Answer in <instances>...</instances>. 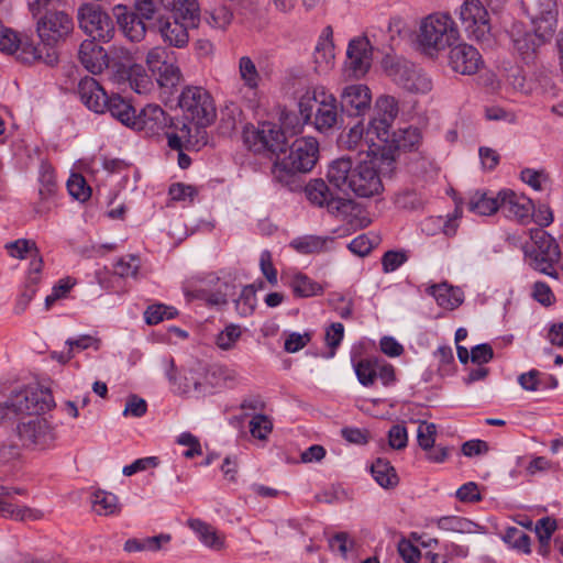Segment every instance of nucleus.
Returning a JSON list of instances; mask_svg holds the SVG:
<instances>
[{
  "label": "nucleus",
  "mask_w": 563,
  "mask_h": 563,
  "mask_svg": "<svg viewBox=\"0 0 563 563\" xmlns=\"http://www.w3.org/2000/svg\"><path fill=\"white\" fill-rule=\"evenodd\" d=\"M189 527L199 536L200 541L208 548L221 550L224 539L218 534L216 529L199 519L188 521Z\"/></svg>",
  "instance_id": "4c0bfd02"
},
{
  "label": "nucleus",
  "mask_w": 563,
  "mask_h": 563,
  "mask_svg": "<svg viewBox=\"0 0 563 563\" xmlns=\"http://www.w3.org/2000/svg\"><path fill=\"white\" fill-rule=\"evenodd\" d=\"M59 2L60 0H26L27 9L35 20L56 11V5Z\"/></svg>",
  "instance_id": "e2e57ef3"
},
{
  "label": "nucleus",
  "mask_w": 563,
  "mask_h": 563,
  "mask_svg": "<svg viewBox=\"0 0 563 563\" xmlns=\"http://www.w3.org/2000/svg\"><path fill=\"white\" fill-rule=\"evenodd\" d=\"M178 104L186 118L196 123L197 134L201 133V128L211 124L216 118L212 97L201 87H186L179 96Z\"/></svg>",
  "instance_id": "6e6552de"
},
{
  "label": "nucleus",
  "mask_w": 563,
  "mask_h": 563,
  "mask_svg": "<svg viewBox=\"0 0 563 563\" xmlns=\"http://www.w3.org/2000/svg\"><path fill=\"white\" fill-rule=\"evenodd\" d=\"M241 335L242 331L240 325L229 324L217 335L216 344L223 351L231 350L235 346Z\"/></svg>",
  "instance_id": "603ef678"
},
{
  "label": "nucleus",
  "mask_w": 563,
  "mask_h": 563,
  "mask_svg": "<svg viewBox=\"0 0 563 563\" xmlns=\"http://www.w3.org/2000/svg\"><path fill=\"white\" fill-rule=\"evenodd\" d=\"M114 13L120 29L130 41L140 42L144 38L147 25L142 18H139L137 14L135 15L123 5H117Z\"/></svg>",
  "instance_id": "a878e982"
},
{
  "label": "nucleus",
  "mask_w": 563,
  "mask_h": 563,
  "mask_svg": "<svg viewBox=\"0 0 563 563\" xmlns=\"http://www.w3.org/2000/svg\"><path fill=\"white\" fill-rule=\"evenodd\" d=\"M272 430L273 423L265 415H255L250 421V432L256 439L265 440Z\"/></svg>",
  "instance_id": "4d7b16f0"
},
{
  "label": "nucleus",
  "mask_w": 563,
  "mask_h": 563,
  "mask_svg": "<svg viewBox=\"0 0 563 563\" xmlns=\"http://www.w3.org/2000/svg\"><path fill=\"white\" fill-rule=\"evenodd\" d=\"M168 130L165 132L167 144L172 150L180 151L184 147L195 146L198 140L194 141L191 125L178 120L176 123L169 118Z\"/></svg>",
  "instance_id": "c85d7f7f"
},
{
  "label": "nucleus",
  "mask_w": 563,
  "mask_h": 563,
  "mask_svg": "<svg viewBox=\"0 0 563 563\" xmlns=\"http://www.w3.org/2000/svg\"><path fill=\"white\" fill-rule=\"evenodd\" d=\"M177 443L180 445L188 446V450L184 452V456L186 459H192L195 456L202 454L201 445L198 438L190 432H183L178 437Z\"/></svg>",
  "instance_id": "69168bd1"
},
{
  "label": "nucleus",
  "mask_w": 563,
  "mask_h": 563,
  "mask_svg": "<svg viewBox=\"0 0 563 563\" xmlns=\"http://www.w3.org/2000/svg\"><path fill=\"white\" fill-rule=\"evenodd\" d=\"M16 431L22 444L31 449H47L56 439L54 428L46 419L40 417L21 421Z\"/></svg>",
  "instance_id": "f8f14e48"
},
{
  "label": "nucleus",
  "mask_w": 563,
  "mask_h": 563,
  "mask_svg": "<svg viewBox=\"0 0 563 563\" xmlns=\"http://www.w3.org/2000/svg\"><path fill=\"white\" fill-rule=\"evenodd\" d=\"M93 511L99 516H110L120 511L118 497L106 490H96L91 496Z\"/></svg>",
  "instance_id": "ea45409f"
},
{
  "label": "nucleus",
  "mask_w": 563,
  "mask_h": 563,
  "mask_svg": "<svg viewBox=\"0 0 563 563\" xmlns=\"http://www.w3.org/2000/svg\"><path fill=\"white\" fill-rule=\"evenodd\" d=\"M12 493L22 494V489H12L0 486V517L15 520H37L42 517V512L29 507H19L9 501Z\"/></svg>",
  "instance_id": "393cba45"
},
{
  "label": "nucleus",
  "mask_w": 563,
  "mask_h": 563,
  "mask_svg": "<svg viewBox=\"0 0 563 563\" xmlns=\"http://www.w3.org/2000/svg\"><path fill=\"white\" fill-rule=\"evenodd\" d=\"M245 142L254 153L272 154L277 157L273 165V175L278 180L284 176L310 172L319 157V143L312 136L296 139L286 153L287 137L285 131L276 123L262 122L258 128L245 136Z\"/></svg>",
  "instance_id": "f257e3e1"
},
{
  "label": "nucleus",
  "mask_w": 563,
  "mask_h": 563,
  "mask_svg": "<svg viewBox=\"0 0 563 563\" xmlns=\"http://www.w3.org/2000/svg\"><path fill=\"white\" fill-rule=\"evenodd\" d=\"M427 292L435 299L438 306L446 310L456 309L464 300L463 291L446 283L431 285Z\"/></svg>",
  "instance_id": "bb28decb"
},
{
  "label": "nucleus",
  "mask_w": 563,
  "mask_h": 563,
  "mask_svg": "<svg viewBox=\"0 0 563 563\" xmlns=\"http://www.w3.org/2000/svg\"><path fill=\"white\" fill-rule=\"evenodd\" d=\"M503 540L515 550L521 551L525 554L531 553L530 537L516 527L507 528L503 536Z\"/></svg>",
  "instance_id": "49530a36"
},
{
  "label": "nucleus",
  "mask_w": 563,
  "mask_h": 563,
  "mask_svg": "<svg viewBox=\"0 0 563 563\" xmlns=\"http://www.w3.org/2000/svg\"><path fill=\"white\" fill-rule=\"evenodd\" d=\"M106 102V111L121 123L128 126L132 125L133 120H135L136 111L128 100L119 95H112L108 96Z\"/></svg>",
  "instance_id": "473e14b6"
},
{
  "label": "nucleus",
  "mask_w": 563,
  "mask_h": 563,
  "mask_svg": "<svg viewBox=\"0 0 563 563\" xmlns=\"http://www.w3.org/2000/svg\"><path fill=\"white\" fill-rule=\"evenodd\" d=\"M437 428L434 423L422 421L417 430V439L421 449L430 450L435 441Z\"/></svg>",
  "instance_id": "bf43d9fd"
},
{
  "label": "nucleus",
  "mask_w": 563,
  "mask_h": 563,
  "mask_svg": "<svg viewBox=\"0 0 563 563\" xmlns=\"http://www.w3.org/2000/svg\"><path fill=\"white\" fill-rule=\"evenodd\" d=\"M55 406L48 388L37 384L14 390L8 400L0 404V420L11 419L16 415H41Z\"/></svg>",
  "instance_id": "20e7f679"
},
{
  "label": "nucleus",
  "mask_w": 563,
  "mask_h": 563,
  "mask_svg": "<svg viewBox=\"0 0 563 563\" xmlns=\"http://www.w3.org/2000/svg\"><path fill=\"white\" fill-rule=\"evenodd\" d=\"M126 76L131 89L136 93L146 95L152 90L153 82L141 65L129 67Z\"/></svg>",
  "instance_id": "37998d69"
},
{
  "label": "nucleus",
  "mask_w": 563,
  "mask_h": 563,
  "mask_svg": "<svg viewBox=\"0 0 563 563\" xmlns=\"http://www.w3.org/2000/svg\"><path fill=\"white\" fill-rule=\"evenodd\" d=\"M172 540V536L168 533H161L154 537H146L143 539H128L123 545V549L128 553L151 551L156 552L163 549Z\"/></svg>",
  "instance_id": "2f4dec72"
},
{
  "label": "nucleus",
  "mask_w": 563,
  "mask_h": 563,
  "mask_svg": "<svg viewBox=\"0 0 563 563\" xmlns=\"http://www.w3.org/2000/svg\"><path fill=\"white\" fill-rule=\"evenodd\" d=\"M208 384H210L214 393L222 388H232L238 383V374L234 369L222 365H212L207 368Z\"/></svg>",
  "instance_id": "f704fd0d"
},
{
  "label": "nucleus",
  "mask_w": 563,
  "mask_h": 563,
  "mask_svg": "<svg viewBox=\"0 0 563 563\" xmlns=\"http://www.w3.org/2000/svg\"><path fill=\"white\" fill-rule=\"evenodd\" d=\"M257 305L256 289L254 285L245 286L235 300V309L242 317L251 316Z\"/></svg>",
  "instance_id": "09e8293b"
},
{
  "label": "nucleus",
  "mask_w": 563,
  "mask_h": 563,
  "mask_svg": "<svg viewBox=\"0 0 563 563\" xmlns=\"http://www.w3.org/2000/svg\"><path fill=\"white\" fill-rule=\"evenodd\" d=\"M449 64L462 75H473L484 65L482 55L472 45L459 44L450 49Z\"/></svg>",
  "instance_id": "6ab92c4d"
},
{
  "label": "nucleus",
  "mask_w": 563,
  "mask_h": 563,
  "mask_svg": "<svg viewBox=\"0 0 563 563\" xmlns=\"http://www.w3.org/2000/svg\"><path fill=\"white\" fill-rule=\"evenodd\" d=\"M393 122L394 121H391L387 118L375 114V117L368 123L366 134L367 135L373 134L379 141L387 144L393 134V131H390Z\"/></svg>",
  "instance_id": "8fccbe9b"
},
{
  "label": "nucleus",
  "mask_w": 563,
  "mask_h": 563,
  "mask_svg": "<svg viewBox=\"0 0 563 563\" xmlns=\"http://www.w3.org/2000/svg\"><path fill=\"white\" fill-rule=\"evenodd\" d=\"M420 132L417 128H405L393 131L387 145L397 151H412L420 143Z\"/></svg>",
  "instance_id": "72a5a7b5"
},
{
  "label": "nucleus",
  "mask_w": 563,
  "mask_h": 563,
  "mask_svg": "<svg viewBox=\"0 0 563 563\" xmlns=\"http://www.w3.org/2000/svg\"><path fill=\"white\" fill-rule=\"evenodd\" d=\"M341 111L351 117L365 114L371 108L372 93L367 86L362 84L349 85L340 95Z\"/></svg>",
  "instance_id": "f3484780"
},
{
  "label": "nucleus",
  "mask_w": 563,
  "mask_h": 563,
  "mask_svg": "<svg viewBox=\"0 0 563 563\" xmlns=\"http://www.w3.org/2000/svg\"><path fill=\"white\" fill-rule=\"evenodd\" d=\"M67 189L70 196L79 201H86L91 195V189L80 174H71L67 181Z\"/></svg>",
  "instance_id": "864d4df0"
},
{
  "label": "nucleus",
  "mask_w": 563,
  "mask_h": 563,
  "mask_svg": "<svg viewBox=\"0 0 563 563\" xmlns=\"http://www.w3.org/2000/svg\"><path fill=\"white\" fill-rule=\"evenodd\" d=\"M460 20L468 37L482 41L489 34L488 12L479 0H465L461 5Z\"/></svg>",
  "instance_id": "ddd939ff"
},
{
  "label": "nucleus",
  "mask_w": 563,
  "mask_h": 563,
  "mask_svg": "<svg viewBox=\"0 0 563 563\" xmlns=\"http://www.w3.org/2000/svg\"><path fill=\"white\" fill-rule=\"evenodd\" d=\"M161 366L164 369L167 379L174 386L175 393L197 397V391L203 390L200 384V369H189L181 376L180 380L177 382L175 362L172 356L162 357Z\"/></svg>",
  "instance_id": "2eb2a0df"
},
{
  "label": "nucleus",
  "mask_w": 563,
  "mask_h": 563,
  "mask_svg": "<svg viewBox=\"0 0 563 563\" xmlns=\"http://www.w3.org/2000/svg\"><path fill=\"white\" fill-rule=\"evenodd\" d=\"M407 429L402 424H394L388 431V443L395 450H402L407 446Z\"/></svg>",
  "instance_id": "774afa93"
},
{
  "label": "nucleus",
  "mask_w": 563,
  "mask_h": 563,
  "mask_svg": "<svg viewBox=\"0 0 563 563\" xmlns=\"http://www.w3.org/2000/svg\"><path fill=\"white\" fill-rule=\"evenodd\" d=\"M364 126L361 123L352 126L346 135L342 137L343 145L349 150L363 151V145H367V141H364Z\"/></svg>",
  "instance_id": "13d9d810"
},
{
  "label": "nucleus",
  "mask_w": 563,
  "mask_h": 563,
  "mask_svg": "<svg viewBox=\"0 0 563 563\" xmlns=\"http://www.w3.org/2000/svg\"><path fill=\"white\" fill-rule=\"evenodd\" d=\"M467 206L470 211L479 216H489L500 210L499 194L497 197H489L486 192L475 191L468 197Z\"/></svg>",
  "instance_id": "c9c22d12"
},
{
  "label": "nucleus",
  "mask_w": 563,
  "mask_h": 563,
  "mask_svg": "<svg viewBox=\"0 0 563 563\" xmlns=\"http://www.w3.org/2000/svg\"><path fill=\"white\" fill-rule=\"evenodd\" d=\"M239 76L244 87L251 91L257 90L261 82V75L251 57L242 56L239 59Z\"/></svg>",
  "instance_id": "79ce46f5"
},
{
  "label": "nucleus",
  "mask_w": 563,
  "mask_h": 563,
  "mask_svg": "<svg viewBox=\"0 0 563 563\" xmlns=\"http://www.w3.org/2000/svg\"><path fill=\"white\" fill-rule=\"evenodd\" d=\"M529 265L540 273L555 275L554 265L560 261L561 251L558 242L545 231L539 230L532 236V244L526 247Z\"/></svg>",
  "instance_id": "1a4fd4ad"
},
{
  "label": "nucleus",
  "mask_w": 563,
  "mask_h": 563,
  "mask_svg": "<svg viewBox=\"0 0 563 563\" xmlns=\"http://www.w3.org/2000/svg\"><path fill=\"white\" fill-rule=\"evenodd\" d=\"M169 15L177 18L179 22H184V25L196 29L200 22L199 4L196 0H175L174 9Z\"/></svg>",
  "instance_id": "7c9ffc66"
},
{
  "label": "nucleus",
  "mask_w": 563,
  "mask_h": 563,
  "mask_svg": "<svg viewBox=\"0 0 563 563\" xmlns=\"http://www.w3.org/2000/svg\"><path fill=\"white\" fill-rule=\"evenodd\" d=\"M427 198L412 189H405L395 196V205L404 210L417 211L424 208Z\"/></svg>",
  "instance_id": "a18cd8bd"
},
{
  "label": "nucleus",
  "mask_w": 563,
  "mask_h": 563,
  "mask_svg": "<svg viewBox=\"0 0 563 563\" xmlns=\"http://www.w3.org/2000/svg\"><path fill=\"white\" fill-rule=\"evenodd\" d=\"M541 26H538L534 33H525L522 36L514 38L515 49L522 56L525 60L530 59L537 48L544 42L548 33H540Z\"/></svg>",
  "instance_id": "e433bc0d"
},
{
  "label": "nucleus",
  "mask_w": 563,
  "mask_h": 563,
  "mask_svg": "<svg viewBox=\"0 0 563 563\" xmlns=\"http://www.w3.org/2000/svg\"><path fill=\"white\" fill-rule=\"evenodd\" d=\"M459 36V29L449 14L432 13L420 23L418 43L426 54L433 55L451 47Z\"/></svg>",
  "instance_id": "39448f33"
},
{
  "label": "nucleus",
  "mask_w": 563,
  "mask_h": 563,
  "mask_svg": "<svg viewBox=\"0 0 563 563\" xmlns=\"http://www.w3.org/2000/svg\"><path fill=\"white\" fill-rule=\"evenodd\" d=\"M294 295L298 298H308L322 295L323 288L320 284L312 280L305 274L298 273L294 275L289 282Z\"/></svg>",
  "instance_id": "58836bf2"
},
{
  "label": "nucleus",
  "mask_w": 563,
  "mask_h": 563,
  "mask_svg": "<svg viewBox=\"0 0 563 563\" xmlns=\"http://www.w3.org/2000/svg\"><path fill=\"white\" fill-rule=\"evenodd\" d=\"M558 528L555 519L543 517L536 522L534 532L539 542H551L552 536Z\"/></svg>",
  "instance_id": "680f3d73"
},
{
  "label": "nucleus",
  "mask_w": 563,
  "mask_h": 563,
  "mask_svg": "<svg viewBox=\"0 0 563 563\" xmlns=\"http://www.w3.org/2000/svg\"><path fill=\"white\" fill-rule=\"evenodd\" d=\"M351 191L361 198H371L383 192L384 187L377 169L369 163H357L352 175Z\"/></svg>",
  "instance_id": "4468645a"
},
{
  "label": "nucleus",
  "mask_w": 563,
  "mask_h": 563,
  "mask_svg": "<svg viewBox=\"0 0 563 563\" xmlns=\"http://www.w3.org/2000/svg\"><path fill=\"white\" fill-rule=\"evenodd\" d=\"M386 75L411 93H428L433 88L429 75L413 63L398 56L386 55L382 62Z\"/></svg>",
  "instance_id": "423d86ee"
},
{
  "label": "nucleus",
  "mask_w": 563,
  "mask_h": 563,
  "mask_svg": "<svg viewBox=\"0 0 563 563\" xmlns=\"http://www.w3.org/2000/svg\"><path fill=\"white\" fill-rule=\"evenodd\" d=\"M81 65L91 74H99L108 65L106 51L95 41L85 40L78 51Z\"/></svg>",
  "instance_id": "b1692460"
},
{
  "label": "nucleus",
  "mask_w": 563,
  "mask_h": 563,
  "mask_svg": "<svg viewBox=\"0 0 563 563\" xmlns=\"http://www.w3.org/2000/svg\"><path fill=\"white\" fill-rule=\"evenodd\" d=\"M355 374L363 386H371L377 378L378 361L364 358L354 365Z\"/></svg>",
  "instance_id": "de8ad7c7"
},
{
  "label": "nucleus",
  "mask_w": 563,
  "mask_h": 563,
  "mask_svg": "<svg viewBox=\"0 0 563 563\" xmlns=\"http://www.w3.org/2000/svg\"><path fill=\"white\" fill-rule=\"evenodd\" d=\"M146 64L155 77L161 89L166 93L178 86L181 79V71L175 63L174 53L165 47H154L146 56Z\"/></svg>",
  "instance_id": "9d476101"
},
{
  "label": "nucleus",
  "mask_w": 563,
  "mask_h": 563,
  "mask_svg": "<svg viewBox=\"0 0 563 563\" xmlns=\"http://www.w3.org/2000/svg\"><path fill=\"white\" fill-rule=\"evenodd\" d=\"M147 411V404L145 399L139 397L137 395H129L125 401V407L123 410L124 417H134L141 418Z\"/></svg>",
  "instance_id": "052dcab7"
},
{
  "label": "nucleus",
  "mask_w": 563,
  "mask_h": 563,
  "mask_svg": "<svg viewBox=\"0 0 563 563\" xmlns=\"http://www.w3.org/2000/svg\"><path fill=\"white\" fill-rule=\"evenodd\" d=\"M299 112L303 122L311 123L319 132L334 129L341 120L336 98L323 86L313 87L301 96Z\"/></svg>",
  "instance_id": "7ed1b4c3"
},
{
  "label": "nucleus",
  "mask_w": 563,
  "mask_h": 563,
  "mask_svg": "<svg viewBox=\"0 0 563 563\" xmlns=\"http://www.w3.org/2000/svg\"><path fill=\"white\" fill-rule=\"evenodd\" d=\"M556 14V1L555 0H538L536 12L532 15L533 24L538 22H543L547 25L544 26V33H550L552 31V24L555 22Z\"/></svg>",
  "instance_id": "c03bdc74"
},
{
  "label": "nucleus",
  "mask_w": 563,
  "mask_h": 563,
  "mask_svg": "<svg viewBox=\"0 0 563 563\" xmlns=\"http://www.w3.org/2000/svg\"><path fill=\"white\" fill-rule=\"evenodd\" d=\"M232 19L233 14L230 11V9L222 5L216 8L210 13V16L207 19V22L214 29L224 30L232 22Z\"/></svg>",
  "instance_id": "0e129e2a"
},
{
  "label": "nucleus",
  "mask_w": 563,
  "mask_h": 563,
  "mask_svg": "<svg viewBox=\"0 0 563 563\" xmlns=\"http://www.w3.org/2000/svg\"><path fill=\"white\" fill-rule=\"evenodd\" d=\"M355 165L350 156H342L332 161L328 167L327 179L328 181L342 192L351 191L352 175L354 174Z\"/></svg>",
  "instance_id": "5701e85b"
},
{
  "label": "nucleus",
  "mask_w": 563,
  "mask_h": 563,
  "mask_svg": "<svg viewBox=\"0 0 563 563\" xmlns=\"http://www.w3.org/2000/svg\"><path fill=\"white\" fill-rule=\"evenodd\" d=\"M305 194L311 203L318 207H327L330 213L347 221L350 224L354 227L367 225V222L365 224L354 223V218L360 212L356 203L351 199L334 197L323 179L310 180L305 188Z\"/></svg>",
  "instance_id": "0eeeda50"
},
{
  "label": "nucleus",
  "mask_w": 563,
  "mask_h": 563,
  "mask_svg": "<svg viewBox=\"0 0 563 563\" xmlns=\"http://www.w3.org/2000/svg\"><path fill=\"white\" fill-rule=\"evenodd\" d=\"M432 522L442 531L460 533V534H476L484 533L485 528L467 518L460 516H442L432 519Z\"/></svg>",
  "instance_id": "cd10ccee"
},
{
  "label": "nucleus",
  "mask_w": 563,
  "mask_h": 563,
  "mask_svg": "<svg viewBox=\"0 0 563 563\" xmlns=\"http://www.w3.org/2000/svg\"><path fill=\"white\" fill-rule=\"evenodd\" d=\"M399 112L398 101L393 96H380L375 103V113L391 121L396 119Z\"/></svg>",
  "instance_id": "6e6d98bb"
},
{
  "label": "nucleus",
  "mask_w": 563,
  "mask_h": 563,
  "mask_svg": "<svg viewBox=\"0 0 563 563\" xmlns=\"http://www.w3.org/2000/svg\"><path fill=\"white\" fill-rule=\"evenodd\" d=\"M331 243L333 239L330 236L303 235L291 240L289 246L299 254L309 255L328 251Z\"/></svg>",
  "instance_id": "c756f323"
},
{
  "label": "nucleus",
  "mask_w": 563,
  "mask_h": 563,
  "mask_svg": "<svg viewBox=\"0 0 563 563\" xmlns=\"http://www.w3.org/2000/svg\"><path fill=\"white\" fill-rule=\"evenodd\" d=\"M345 64L352 77L365 76L372 64V46L366 37H356L350 41Z\"/></svg>",
  "instance_id": "dca6fc26"
},
{
  "label": "nucleus",
  "mask_w": 563,
  "mask_h": 563,
  "mask_svg": "<svg viewBox=\"0 0 563 563\" xmlns=\"http://www.w3.org/2000/svg\"><path fill=\"white\" fill-rule=\"evenodd\" d=\"M73 30V19L64 11L56 10L41 15L36 20V32L43 45L30 47L32 59L55 66L58 63V54L53 46L64 41Z\"/></svg>",
  "instance_id": "f03ea898"
},
{
  "label": "nucleus",
  "mask_w": 563,
  "mask_h": 563,
  "mask_svg": "<svg viewBox=\"0 0 563 563\" xmlns=\"http://www.w3.org/2000/svg\"><path fill=\"white\" fill-rule=\"evenodd\" d=\"M80 29L95 41L108 42L112 38L114 26L111 18L101 10L99 4L85 3L78 9Z\"/></svg>",
  "instance_id": "9b49d317"
},
{
  "label": "nucleus",
  "mask_w": 563,
  "mask_h": 563,
  "mask_svg": "<svg viewBox=\"0 0 563 563\" xmlns=\"http://www.w3.org/2000/svg\"><path fill=\"white\" fill-rule=\"evenodd\" d=\"M500 210L510 219L520 223H528L533 216L534 205L530 198L525 195L516 194L512 190H503L499 192Z\"/></svg>",
  "instance_id": "a211bd4d"
},
{
  "label": "nucleus",
  "mask_w": 563,
  "mask_h": 563,
  "mask_svg": "<svg viewBox=\"0 0 563 563\" xmlns=\"http://www.w3.org/2000/svg\"><path fill=\"white\" fill-rule=\"evenodd\" d=\"M168 194L174 201H190L197 196L196 187L183 183H175L169 187Z\"/></svg>",
  "instance_id": "338daca9"
},
{
  "label": "nucleus",
  "mask_w": 563,
  "mask_h": 563,
  "mask_svg": "<svg viewBox=\"0 0 563 563\" xmlns=\"http://www.w3.org/2000/svg\"><path fill=\"white\" fill-rule=\"evenodd\" d=\"M156 27L164 43L177 48L187 46L189 42L188 31L191 27L184 25V22H179L177 18L172 15L161 18Z\"/></svg>",
  "instance_id": "4be33fe9"
},
{
  "label": "nucleus",
  "mask_w": 563,
  "mask_h": 563,
  "mask_svg": "<svg viewBox=\"0 0 563 563\" xmlns=\"http://www.w3.org/2000/svg\"><path fill=\"white\" fill-rule=\"evenodd\" d=\"M176 310L162 303L148 306L144 312L145 322L150 325L158 324L163 320L173 319Z\"/></svg>",
  "instance_id": "3c124183"
},
{
  "label": "nucleus",
  "mask_w": 563,
  "mask_h": 563,
  "mask_svg": "<svg viewBox=\"0 0 563 563\" xmlns=\"http://www.w3.org/2000/svg\"><path fill=\"white\" fill-rule=\"evenodd\" d=\"M140 263V258L136 255H125L114 264V273L123 278L136 277Z\"/></svg>",
  "instance_id": "5fc2aeb1"
},
{
  "label": "nucleus",
  "mask_w": 563,
  "mask_h": 563,
  "mask_svg": "<svg viewBox=\"0 0 563 563\" xmlns=\"http://www.w3.org/2000/svg\"><path fill=\"white\" fill-rule=\"evenodd\" d=\"M168 122L169 118L159 106L147 104L139 114L135 113L131 128L155 134L167 128Z\"/></svg>",
  "instance_id": "412c9836"
},
{
  "label": "nucleus",
  "mask_w": 563,
  "mask_h": 563,
  "mask_svg": "<svg viewBox=\"0 0 563 563\" xmlns=\"http://www.w3.org/2000/svg\"><path fill=\"white\" fill-rule=\"evenodd\" d=\"M371 472L377 484L384 488H393L398 484L396 471L386 460L377 459L372 464Z\"/></svg>",
  "instance_id": "a19ab883"
},
{
  "label": "nucleus",
  "mask_w": 563,
  "mask_h": 563,
  "mask_svg": "<svg viewBox=\"0 0 563 563\" xmlns=\"http://www.w3.org/2000/svg\"><path fill=\"white\" fill-rule=\"evenodd\" d=\"M78 95L81 102L96 113H104L108 95L101 85L92 77H85L78 84Z\"/></svg>",
  "instance_id": "aec40b11"
}]
</instances>
